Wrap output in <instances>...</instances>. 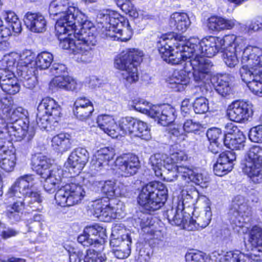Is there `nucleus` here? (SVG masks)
<instances>
[{"label": "nucleus", "instance_id": "nucleus-1", "mask_svg": "<svg viewBox=\"0 0 262 262\" xmlns=\"http://www.w3.org/2000/svg\"><path fill=\"white\" fill-rule=\"evenodd\" d=\"M235 39L226 43L223 54L224 62L233 68L238 62V54L243 51L240 69L242 80L255 95L262 97V50L257 47H245L244 40L235 35Z\"/></svg>", "mask_w": 262, "mask_h": 262}, {"label": "nucleus", "instance_id": "nucleus-2", "mask_svg": "<svg viewBox=\"0 0 262 262\" xmlns=\"http://www.w3.org/2000/svg\"><path fill=\"white\" fill-rule=\"evenodd\" d=\"M233 34L225 36L224 38L210 36L202 40L197 37H191L187 40L188 48L193 54V59L187 62L193 70L194 80L198 84L202 85L206 82L209 78V73L213 64L206 56L210 58L214 56L226 43L235 39Z\"/></svg>", "mask_w": 262, "mask_h": 262}, {"label": "nucleus", "instance_id": "nucleus-3", "mask_svg": "<svg viewBox=\"0 0 262 262\" xmlns=\"http://www.w3.org/2000/svg\"><path fill=\"white\" fill-rule=\"evenodd\" d=\"M172 37L173 35L165 34L159 38L157 42L159 53L164 61L171 64H178L182 61H186L184 68L189 71L188 66L190 64H186L191 59H193V57L189 49H187L188 48L187 40L184 42L182 40H176L174 39L176 42L174 43Z\"/></svg>", "mask_w": 262, "mask_h": 262}, {"label": "nucleus", "instance_id": "nucleus-4", "mask_svg": "<svg viewBox=\"0 0 262 262\" xmlns=\"http://www.w3.org/2000/svg\"><path fill=\"white\" fill-rule=\"evenodd\" d=\"M35 176L24 174L18 178L9 188L7 197H15L21 199L26 209L40 211L42 210L41 204L42 199L39 193L33 189Z\"/></svg>", "mask_w": 262, "mask_h": 262}, {"label": "nucleus", "instance_id": "nucleus-5", "mask_svg": "<svg viewBox=\"0 0 262 262\" xmlns=\"http://www.w3.org/2000/svg\"><path fill=\"white\" fill-rule=\"evenodd\" d=\"M142 52L138 49H130L116 57L115 67L123 71L122 77L126 86L138 80L137 65L142 61Z\"/></svg>", "mask_w": 262, "mask_h": 262}, {"label": "nucleus", "instance_id": "nucleus-6", "mask_svg": "<svg viewBox=\"0 0 262 262\" xmlns=\"http://www.w3.org/2000/svg\"><path fill=\"white\" fill-rule=\"evenodd\" d=\"M167 193V189L164 184L157 181L151 182L142 187L138 202L145 209L154 211L164 205Z\"/></svg>", "mask_w": 262, "mask_h": 262}, {"label": "nucleus", "instance_id": "nucleus-7", "mask_svg": "<svg viewBox=\"0 0 262 262\" xmlns=\"http://www.w3.org/2000/svg\"><path fill=\"white\" fill-rule=\"evenodd\" d=\"M74 17V24L68 23L66 26V32L70 36L74 33L75 38L80 39L90 48L92 51V47L96 44V36L94 34L95 31L93 24L87 19V17L79 10L76 12Z\"/></svg>", "mask_w": 262, "mask_h": 262}, {"label": "nucleus", "instance_id": "nucleus-8", "mask_svg": "<svg viewBox=\"0 0 262 262\" xmlns=\"http://www.w3.org/2000/svg\"><path fill=\"white\" fill-rule=\"evenodd\" d=\"M133 106L136 111L148 115L163 126L168 125L176 118L175 110L169 105L150 106L148 102L139 99L133 101Z\"/></svg>", "mask_w": 262, "mask_h": 262}, {"label": "nucleus", "instance_id": "nucleus-9", "mask_svg": "<svg viewBox=\"0 0 262 262\" xmlns=\"http://www.w3.org/2000/svg\"><path fill=\"white\" fill-rule=\"evenodd\" d=\"M70 0H53L50 4L49 11L50 16L60 15L55 26L56 31L59 34L66 32V26L68 23L73 24L74 15L78 9L70 5Z\"/></svg>", "mask_w": 262, "mask_h": 262}, {"label": "nucleus", "instance_id": "nucleus-10", "mask_svg": "<svg viewBox=\"0 0 262 262\" xmlns=\"http://www.w3.org/2000/svg\"><path fill=\"white\" fill-rule=\"evenodd\" d=\"M61 107L53 99H42L37 107L36 123L41 129L47 130L51 123H56L61 117Z\"/></svg>", "mask_w": 262, "mask_h": 262}, {"label": "nucleus", "instance_id": "nucleus-11", "mask_svg": "<svg viewBox=\"0 0 262 262\" xmlns=\"http://www.w3.org/2000/svg\"><path fill=\"white\" fill-rule=\"evenodd\" d=\"M16 72L24 86L29 89L35 86L36 83L35 55L31 51H26L20 55Z\"/></svg>", "mask_w": 262, "mask_h": 262}, {"label": "nucleus", "instance_id": "nucleus-12", "mask_svg": "<svg viewBox=\"0 0 262 262\" xmlns=\"http://www.w3.org/2000/svg\"><path fill=\"white\" fill-rule=\"evenodd\" d=\"M85 195L83 186L71 183L58 189L55 195V199L58 205L69 207L78 204Z\"/></svg>", "mask_w": 262, "mask_h": 262}, {"label": "nucleus", "instance_id": "nucleus-13", "mask_svg": "<svg viewBox=\"0 0 262 262\" xmlns=\"http://www.w3.org/2000/svg\"><path fill=\"white\" fill-rule=\"evenodd\" d=\"M252 214L251 208L248 205L247 200L241 195L234 196L228 212L231 223L236 226L242 227L244 223L249 221Z\"/></svg>", "mask_w": 262, "mask_h": 262}, {"label": "nucleus", "instance_id": "nucleus-14", "mask_svg": "<svg viewBox=\"0 0 262 262\" xmlns=\"http://www.w3.org/2000/svg\"><path fill=\"white\" fill-rule=\"evenodd\" d=\"M180 202L176 208H172L167 211L166 215L167 219L172 225L180 226L189 231L194 230L196 229L195 222L189 213L186 212L185 208L180 205Z\"/></svg>", "mask_w": 262, "mask_h": 262}, {"label": "nucleus", "instance_id": "nucleus-15", "mask_svg": "<svg viewBox=\"0 0 262 262\" xmlns=\"http://www.w3.org/2000/svg\"><path fill=\"white\" fill-rule=\"evenodd\" d=\"M119 14L110 10H103L97 14V21L102 25V32L107 37V32H114L123 26L124 18L119 17Z\"/></svg>", "mask_w": 262, "mask_h": 262}, {"label": "nucleus", "instance_id": "nucleus-16", "mask_svg": "<svg viewBox=\"0 0 262 262\" xmlns=\"http://www.w3.org/2000/svg\"><path fill=\"white\" fill-rule=\"evenodd\" d=\"M251 103L243 101H235L228 106L227 115L229 119L236 122L247 121L253 114Z\"/></svg>", "mask_w": 262, "mask_h": 262}, {"label": "nucleus", "instance_id": "nucleus-17", "mask_svg": "<svg viewBox=\"0 0 262 262\" xmlns=\"http://www.w3.org/2000/svg\"><path fill=\"white\" fill-rule=\"evenodd\" d=\"M115 164L118 173L125 177L135 174L140 167L138 157L130 154L118 157L116 160Z\"/></svg>", "mask_w": 262, "mask_h": 262}, {"label": "nucleus", "instance_id": "nucleus-18", "mask_svg": "<svg viewBox=\"0 0 262 262\" xmlns=\"http://www.w3.org/2000/svg\"><path fill=\"white\" fill-rule=\"evenodd\" d=\"M74 40L70 37L60 38V46L63 49H69L75 54L81 55L82 61L87 62L92 58L93 53L90 48L82 42L80 39L76 38Z\"/></svg>", "mask_w": 262, "mask_h": 262}, {"label": "nucleus", "instance_id": "nucleus-19", "mask_svg": "<svg viewBox=\"0 0 262 262\" xmlns=\"http://www.w3.org/2000/svg\"><path fill=\"white\" fill-rule=\"evenodd\" d=\"M29 121L10 123L8 130H6L12 141H19L26 138L27 141L32 139L35 134L33 128H29Z\"/></svg>", "mask_w": 262, "mask_h": 262}, {"label": "nucleus", "instance_id": "nucleus-20", "mask_svg": "<svg viewBox=\"0 0 262 262\" xmlns=\"http://www.w3.org/2000/svg\"><path fill=\"white\" fill-rule=\"evenodd\" d=\"M89 153L85 148L73 149L69 156L67 164L76 174H78L89 161Z\"/></svg>", "mask_w": 262, "mask_h": 262}, {"label": "nucleus", "instance_id": "nucleus-21", "mask_svg": "<svg viewBox=\"0 0 262 262\" xmlns=\"http://www.w3.org/2000/svg\"><path fill=\"white\" fill-rule=\"evenodd\" d=\"M107 199L96 201L93 204L94 215L99 220L109 222L117 217L116 209L107 203Z\"/></svg>", "mask_w": 262, "mask_h": 262}, {"label": "nucleus", "instance_id": "nucleus-22", "mask_svg": "<svg viewBox=\"0 0 262 262\" xmlns=\"http://www.w3.org/2000/svg\"><path fill=\"white\" fill-rule=\"evenodd\" d=\"M104 231L105 229L97 224L87 226L83 233L78 237L77 241L83 246H90L98 241L97 236L103 238Z\"/></svg>", "mask_w": 262, "mask_h": 262}, {"label": "nucleus", "instance_id": "nucleus-23", "mask_svg": "<svg viewBox=\"0 0 262 262\" xmlns=\"http://www.w3.org/2000/svg\"><path fill=\"white\" fill-rule=\"evenodd\" d=\"M24 21L27 28L31 32L42 33L46 30L47 20L40 13L28 12L24 16Z\"/></svg>", "mask_w": 262, "mask_h": 262}, {"label": "nucleus", "instance_id": "nucleus-24", "mask_svg": "<svg viewBox=\"0 0 262 262\" xmlns=\"http://www.w3.org/2000/svg\"><path fill=\"white\" fill-rule=\"evenodd\" d=\"M132 243V233L126 232L120 226L116 225L113 228L110 241L111 246L120 245L124 248L128 247L131 248Z\"/></svg>", "mask_w": 262, "mask_h": 262}, {"label": "nucleus", "instance_id": "nucleus-25", "mask_svg": "<svg viewBox=\"0 0 262 262\" xmlns=\"http://www.w3.org/2000/svg\"><path fill=\"white\" fill-rule=\"evenodd\" d=\"M186 70H175L167 80L169 86L177 92L183 91L190 81Z\"/></svg>", "mask_w": 262, "mask_h": 262}, {"label": "nucleus", "instance_id": "nucleus-26", "mask_svg": "<svg viewBox=\"0 0 262 262\" xmlns=\"http://www.w3.org/2000/svg\"><path fill=\"white\" fill-rule=\"evenodd\" d=\"M249 238L248 242L251 244V247H247L245 244L246 249L248 251L252 250L254 254L260 257L262 259V228L258 226H253L249 231Z\"/></svg>", "mask_w": 262, "mask_h": 262}, {"label": "nucleus", "instance_id": "nucleus-27", "mask_svg": "<svg viewBox=\"0 0 262 262\" xmlns=\"http://www.w3.org/2000/svg\"><path fill=\"white\" fill-rule=\"evenodd\" d=\"M182 173V178L187 182L191 181L202 188L207 187L209 178L206 175L200 173L196 169L183 167L180 169Z\"/></svg>", "mask_w": 262, "mask_h": 262}, {"label": "nucleus", "instance_id": "nucleus-28", "mask_svg": "<svg viewBox=\"0 0 262 262\" xmlns=\"http://www.w3.org/2000/svg\"><path fill=\"white\" fill-rule=\"evenodd\" d=\"M243 172L254 183L262 182V162L244 160L242 164Z\"/></svg>", "mask_w": 262, "mask_h": 262}, {"label": "nucleus", "instance_id": "nucleus-29", "mask_svg": "<svg viewBox=\"0 0 262 262\" xmlns=\"http://www.w3.org/2000/svg\"><path fill=\"white\" fill-rule=\"evenodd\" d=\"M52 160L41 154L33 155L31 159L32 169L41 177H45L52 165Z\"/></svg>", "mask_w": 262, "mask_h": 262}, {"label": "nucleus", "instance_id": "nucleus-30", "mask_svg": "<svg viewBox=\"0 0 262 262\" xmlns=\"http://www.w3.org/2000/svg\"><path fill=\"white\" fill-rule=\"evenodd\" d=\"M97 123L98 126L105 133L112 138L117 137V130L118 127L113 116L108 115H99L97 117Z\"/></svg>", "mask_w": 262, "mask_h": 262}, {"label": "nucleus", "instance_id": "nucleus-31", "mask_svg": "<svg viewBox=\"0 0 262 262\" xmlns=\"http://www.w3.org/2000/svg\"><path fill=\"white\" fill-rule=\"evenodd\" d=\"M115 155V149L112 147H104L98 150L95 159H93L92 164L97 170L107 165L109 161L113 159Z\"/></svg>", "mask_w": 262, "mask_h": 262}, {"label": "nucleus", "instance_id": "nucleus-32", "mask_svg": "<svg viewBox=\"0 0 262 262\" xmlns=\"http://www.w3.org/2000/svg\"><path fill=\"white\" fill-rule=\"evenodd\" d=\"M12 200V203L7 207L6 215L12 222H18L20 220L23 210L26 208L21 199L15 197H8Z\"/></svg>", "mask_w": 262, "mask_h": 262}, {"label": "nucleus", "instance_id": "nucleus-33", "mask_svg": "<svg viewBox=\"0 0 262 262\" xmlns=\"http://www.w3.org/2000/svg\"><path fill=\"white\" fill-rule=\"evenodd\" d=\"M190 25L188 15L185 13H173L169 19V25L171 29L178 32H185Z\"/></svg>", "mask_w": 262, "mask_h": 262}, {"label": "nucleus", "instance_id": "nucleus-34", "mask_svg": "<svg viewBox=\"0 0 262 262\" xmlns=\"http://www.w3.org/2000/svg\"><path fill=\"white\" fill-rule=\"evenodd\" d=\"M61 171L59 169H52L49 170L45 177H41L45 179L43 187L45 190L50 193H53L60 183Z\"/></svg>", "mask_w": 262, "mask_h": 262}, {"label": "nucleus", "instance_id": "nucleus-35", "mask_svg": "<svg viewBox=\"0 0 262 262\" xmlns=\"http://www.w3.org/2000/svg\"><path fill=\"white\" fill-rule=\"evenodd\" d=\"M52 146L58 152L63 153L72 147L71 136L67 133H60L54 136L51 140Z\"/></svg>", "mask_w": 262, "mask_h": 262}, {"label": "nucleus", "instance_id": "nucleus-36", "mask_svg": "<svg viewBox=\"0 0 262 262\" xmlns=\"http://www.w3.org/2000/svg\"><path fill=\"white\" fill-rule=\"evenodd\" d=\"M133 35V31L127 20H124L123 26L118 28L115 32H107V37L112 38L115 40L126 41L130 39Z\"/></svg>", "mask_w": 262, "mask_h": 262}, {"label": "nucleus", "instance_id": "nucleus-37", "mask_svg": "<svg viewBox=\"0 0 262 262\" xmlns=\"http://www.w3.org/2000/svg\"><path fill=\"white\" fill-rule=\"evenodd\" d=\"M6 119L10 123L19 122L20 120L23 122H28V111L23 107L19 106L5 111Z\"/></svg>", "mask_w": 262, "mask_h": 262}, {"label": "nucleus", "instance_id": "nucleus-38", "mask_svg": "<svg viewBox=\"0 0 262 262\" xmlns=\"http://www.w3.org/2000/svg\"><path fill=\"white\" fill-rule=\"evenodd\" d=\"M235 25L233 20L226 19L224 18L212 16L208 20L207 26L212 31H220L224 29H230Z\"/></svg>", "mask_w": 262, "mask_h": 262}, {"label": "nucleus", "instance_id": "nucleus-39", "mask_svg": "<svg viewBox=\"0 0 262 262\" xmlns=\"http://www.w3.org/2000/svg\"><path fill=\"white\" fill-rule=\"evenodd\" d=\"M231 78L228 75H220L216 78L215 89L222 96L230 95L232 91L230 82Z\"/></svg>", "mask_w": 262, "mask_h": 262}, {"label": "nucleus", "instance_id": "nucleus-40", "mask_svg": "<svg viewBox=\"0 0 262 262\" xmlns=\"http://www.w3.org/2000/svg\"><path fill=\"white\" fill-rule=\"evenodd\" d=\"M245 137L243 133L237 135H230L224 137L223 140L225 146L232 150L243 149L245 146Z\"/></svg>", "mask_w": 262, "mask_h": 262}, {"label": "nucleus", "instance_id": "nucleus-41", "mask_svg": "<svg viewBox=\"0 0 262 262\" xmlns=\"http://www.w3.org/2000/svg\"><path fill=\"white\" fill-rule=\"evenodd\" d=\"M3 17L7 26L11 28L14 35H18L21 32V23L17 15L14 12L11 11L4 12Z\"/></svg>", "mask_w": 262, "mask_h": 262}, {"label": "nucleus", "instance_id": "nucleus-42", "mask_svg": "<svg viewBox=\"0 0 262 262\" xmlns=\"http://www.w3.org/2000/svg\"><path fill=\"white\" fill-rule=\"evenodd\" d=\"M182 201L180 205L184 207L193 205L199 198V192L194 187L187 188L182 191Z\"/></svg>", "mask_w": 262, "mask_h": 262}, {"label": "nucleus", "instance_id": "nucleus-43", "mask_svg": "<svg viewBox=\"0 0 262 262\" xmlns=\"http://www.w3.org/2000/svg\"><path fill=\"white\" fill-rule=\"evenodd\" d=\"M4 157L0 161L1 168L6 172L13 170L16 164V156L12 151H7L4 154Z\"/></svg>", "mask_w": 262, "mask_h": 262}, {"label": "nucleus", "instance_id": "nucleus-44", "mask_svg": "<svg viewBox=\"0 0 262 262\" xmlns=\"http://www.w3.org/2000/svg\"><path fill=\"white\" fill-rule=\"evenodd\" d=\"M53 60V55L48 52H42L39 54L35 58V69L40 70L48 69Z\"/></svg>", "mask_w": 262, "mask_h": 262}, {"label": "nucleus", "instance_id": "nucleus-45", "mask_svg": "<svg viewBox=\"0 0 262 262\" xmlns=\"http://www.w3.org/2000/svg\"><path fill=\"white\" fill-rule=\"evenodd\" d=\"M0 86L3 91L10 95H14L20 90V85L15 76L2 82L0 84Z\"/></svg>", "mask_w": 262, "mask_h": 262}, {"label": "nucleus", "instance_id": "nucleus-46", "mask_svg": "<svg viewBox=\"0 0 262 262\" xmlns=\"http://www.w3.org/2000/svg\"><path fill=\"white\" fill-rule=\"evenodd\" d=\"M248 256L239 251L235 250L227 252L224 255L222 262H246Z\"/></svg>", "mask_w": 262, "mask_h": 262}, {"label": "nucleus", "instance_id": "nucleus-47", "mask_svg": "<svg viewBox=\"0 0 262 262\" xmlns=\"http://www.w3.org/2000/svg\"><path fill=\"white\" fill-rule=\"evenodd\" d=\"M185 132L181 125L174 124L168 128V134L171 140L178 143L185 140Z\"/></svg>", "mask_w": 262, "mask_h": 262}, {"label": "nucleus", "instance_id": "nucleus-48", "mask_svg": "<svg viewBox=\"0 0 262 262\" xmlns=\"http://www.w3.org/2000/svg\"><path fill=\"white\" fill-rule=\"evenodd\" d=\"M84 262H108L105 254L96 251L93 249L87 250Z\"/></svg>", "mask_w": 262, "mask_h": 262}, {"label": "nucleus", "instance_id": "nucleus-49", "mask_svg": "<svg viewBox=\"0 0 262 262\" xmlns=\"http://www.w3.org/2000/svg\"><path fill=\"white\" fill-rule=\"evenodd\" d=\"M94 111L93 105H88L86 107H74L73 112L75 116L79 120H86L92 115Z\"/></svg>", "mask_w": 262, "mask_h": 262}, {"label": "nucleus", "instance_id": "nucleus-50", "mask_svg": "<svg viewBox=\"0 0 262 262\" xmlns=\"http://www.w3.org/2000/svg\"><path fill=\"white\" fill-rule=\"evenodd\" d=\"M244 160L262 162V148L258 146L251 147L245 155Z\"/></svg>", "mask_w": 262, "mask_h": 262}, {"label": "nucleus", "instance_id": "nucleus-51", "mask_svg": "<svg viewBox=\"0 0 262 262\" xmlns=\"http://www.w3.org/2000/svg\"><path fill=\"white\" fill-rule=\"evenodd\" d=\"M208 100L203 97L197 98L193 103V108L196 114L206 113L209 110Z\"/></svg>", "mask_w": 262, "mask_h": 262}, {"label": "nucleus", "instance_id": "nucleus-52", "mask_svg": "<svg viewBox=\"0 0 262 262\" xmlns=\"http://www.w3.org/2000/svg\"><path fill=\"white\" fill-rule=\"evenodd\" d=\"M136 119L127 117L121 118L119 123V128L123 134L129 135L133 125L135 124Z\"/></svg>", "mask_w": 262, "mask_h": 262}, {"label": "nucleus", "instance_id": "nucleus-53", "mask_svg": "<svg viewBox=\"0 0 262 262\" xmlns=\"http://www.w3.org/2000/svg\"><path fill=\"white\" fill-rule=\"evenodd\" d=\"M116 183L115 181L108 180L103 182L102 185L101 191L107 196L108 199L110 197L116 196Z\"/></svg>", "mask_w": 262, "mask_h": 262}, {"label": "nucleus", "instance_id": "nucleus-54", "mask_svg": "<svg viewBox=\"0 0 262 262\" xmlns=\"http://www.w3.org/2000/svg\"><path fill=\"white\" fill-rule=\"evenodd\" d=\"M211 219V212L210 210H206L204 214H202L197 219L195 222L196 229L205 228L210 223Z\"/></svg>", "mask_w": 262, "mask_h": 262}, {"label": "nucleus", "instance_id": "nucleus-55", "mask_svg": "<svg viewBox=\"0 0 262 262\" xmlns=\"http://www.w3.org/2000/svg\"><path fill=\"white\" fill-rule=\"evenodd\" d=\"M113 247L112 252L114 256L118 259H124L127 258L130 254L131 248H124L118 246H112Z\"/></svg>", "mask_w": 262, "mask_h": 262}, {"label": "nucleus", "instance_id": "nucleus-56", "mask_svg": "<svg viewBox=\"0 0 262 262\" xmlns=\"http://www.w3.org/2000/svg\"><path fill=\"white\" fill-rule=\"evenodd\" d=\"M236 156L233 151L223 152L220 155L217 161L224 164H230L233 166V162L235 161Z\"/></svg>", "mask_w": 262, "mask_h": 262}, {"label": "nucleus", "instance_id": "nucleus-57", "mask_svg": "<svg viewBox=\"0 0 262 262\" xmlns=\"http://www.w3.org/2000/svg\"><path fill=\"white\" fill-rule=\"evenodd\" d=\"M17 54H12L7 56H5L3 59V67L2 69L5 70H11L14 72L15 68V64L16 62V57H18Z\"/></svg>", "mask_w": 262, "mask_h": 262}, {"label": "nucleus", "instance_id": "nucleus-58", "mask_svg": "<svg viewBox=\"0 0 262 262\" xmlns=\"http://www.w3.org/2000/svg\"><path fill=\"white\" fill-rule=\"evenodd\" d=\"M69 79H71V77L68 75L56 76L52 80L51 84L55 87L66 90Z\"/></svg>", "mask_w": 262, "mask_h": 262}, {"label": "nucleus", "instance_id": "nucleus-59", "mask_svg": "<svg viewBox=\"0 0 262 262\" xmlns=\"http://www.w3.org/2000/svg\"><path fill=\"white\" fill-rule=\"evenodd\" d=\"M166 156L157 153L151 156L149 160L152 167L160 168L163 167L164 163H166Z\"/></svg>", "mask_w": 262, "mask_h": 262}, {"label": "nucleus", "instance_id": "nucleus-60", "mask_svg": "<svg viewBox=\"0 0 262 262\" xmlns=\"http://www.w3.org/2000/svg\"><path fill=\"white\" fill-rule=\"evenodd\" d=\"M232 169V165L230 164H222L216 161V163L213 166V170L216 176H223Z\"/></svg>", "mask_w": 262, "mask_h": 262}, {"label": "nucleus", "instance_id": "nucleus-61", "mask_svg": "<svg viewBox=\"0 0 262 262\" xmlns=\"http://www.w3.org/2000/svg\"><path fill=\"white\" fill-rule=\"evenodd\" d=\"M11 139L8 134H0V155L3 152L5 154L7 151H12L9 149V146L12 145Z\"/></svg>", "mask_w": 262, "mask_h": 262}, {"label": "nucleus", "instance_id": "nucleus-62", "mask_svg": "<svg viewBox=\"0 0 262 262\" xmlns=\"http://www.w3.org/2000/svg\"><path fill=\"white\" fill-rule=\"evenodd\" d=\"M249 137L254 142H262V125L252 127L249 133Z\"/></svg>", "mask_w": 262, "mask_h": 262}, {"label": "nucleus", "instance_id": "nucleus-63", "mask_svg": "<svg viewBox=\"0 0 262 262\" xmlns=\"http://www.w3.org/2000/svg\"><path fill=\"white\" fill-rule=\"evenodd\" d=\"M137 125L138 127V131L140 132L139 133V137L146 141L150 140L151 138V134L150 129L147 124L140 121V122Z\"/></svg>", "mask_w": 262, "mask_h": 262}, {"label": "nucleus", "instance_id": "nucleus-64", "mask_svg": "<svg viewBox=\"0 0 262 262\" xmlns=\"http://www.w3.org/2000/svg\"><path fill=\"white\" fill-rule=\"evenodd\" d=\"M209 142H221L223 141V138L220 139L222 136L221 130L218 128H212L209 129L206 134Z\"/></svg>", "mask_w": 262, "mask_h": 262}]
</instances>
